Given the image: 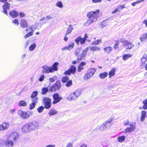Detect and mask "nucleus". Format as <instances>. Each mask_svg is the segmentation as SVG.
<instances>
[{
    "instance_id": "obj_1",
    "label": "nucleus",
    "mask_w": 147,
    "mask_h": 147,
    "mask_svg": "<svg viewBox=\"0 0 147 147\" xmlns=\"http://www.w3.org/2000/svg\"><path fill=\"white\" fill-rule=\"evenodd\" d=\"M100 12L99 9H97L95 11H91L88 13L87 16L88 19L84 23V25L86 26H88L91 24L96 21L98 18L100 16Z\"/></svg>"
},
{
    "instance_id": "obj_2",
    "label": "nucleus",
    "mask_w": 147,
    "mask_h": 147,
    "mask_svg": "<svg viewBox=\"0 0 147 147\" xmlns=\"http://www.w3.org/2000/svg\"><path fill=\"white\" fill-rule=\"evenodd\" d=\"M81 94L80 91L77 90L72 93H71L68 96L67 99L69 101H73L76 100Z\"/></svg>"
},
{
    "instance_id": "obj_3",
    "label": "nucleus",
    "mask_w": 147,
    "mask_h": 147,
    "mask_svg": "<svg viewBox=\"0 0 147 147\" xmlns=\"http://www.w3.org/2000/svg\"><path fill=\"white\" fill-rule=\"evenodd\" d=\"M18 113L23 119H27L32 115L33 112L30 111L25 112L22 110H19L18 112Z\"/></svg>"
},
{
    "instance_id": "obj_4",
    "label": "nucleus",
    "mask_w": 147,
    "mask_h": 147,
    "mask_svg": "<svg viewBox=\"0 0 147 147\" xmlns=\"http://www.w3.org/2000/svg\"><path fill=\"white\" fill-rule=\"evenodd\" d=\"M130 127L126 128L124 131L125 134L134 131L136 129V123L135 122H132L129 124Z\"/></svg>"
},
{
    "instance_id": "obj_5",
    "label": "nucleus",
    "mask_w": 147,
    "mask_h": 147,
    "mask_svg": "<svg viewBox=\"0 0 147 147\" xmlns=\"http://www.w3.org/2000/svg\"><path fill=\"white\" fill-rule=\"evenodd\" d=\"M51 100L49 98L47 97L43 98L42 102L45 109H48L51 107Z\"/></svg>"
},
{
    "instance_id": "obj_6",
    "label": "nucleus",
    "mask_w": 147,
    "mask_h": 147,
    "mask_svg": "<svg viewBox=\"0 0 147 147\" xmlns=\"http://www.w3.org/2000/svg\"><path fill=\"white\" fill-rule=\"evenodd\" d=\"M31 132L36 130L38 127V122L34 121L28 123Z\"/></svg>"
},
{
    "instance_id": "obj_7",
    "label": "nucleus",
    "mask_w": 147,
    "mask_h": 147,
    "mask_svg": "<svg viewBox=\"0 0 147 147\" xmlns=\"http://www.w3.org/2000/svg\"><path fill=\"white\" fill-rule=\"evenodd\" d=\"M121 42L123 43L125 47L127 46V47L126 48L127 49H130L134 47V45L132 43L127 40L122 39L121 40Z\"/></svg>"
},
{
    "instance_id": "obj_8",
    "label": "nucleus",
    "mask_w": 147,
    "mask_h": 147,
    "mask_svg": "<svg viewBox=\"0 0 147 147\" xmlns=\"http://www.w3.org/2000/svg\"><path fill=\"white\" fill-rule=\"evenodd\" d=\"M89 47H88L82 51L80 55L78 57V60H82L85 58L87 53L89 50Z\"/></svg>"
},
{
    "instance_id": "obj_9",
    "label": "nucleus",
    "mask_w": 147,
    "mask_h": 147,
    "mask_svg": "<svg viewBox=\"0 0 147 147\" xmlns=\"http://www.w3.org/2000/svg\"><path fill=\"white\" fill-rule=\"evenodd\" d=\"M22 131L24 133L28 134L31 132L28 123L23 125L21 129Z\"/></svg>"
},
{
    "instance_id": "obj_10",
    "label": "nucleus",
    "mask_w": 147,
    "mask_h": 147,
    "mask_svg": "<svg viewBox=\"0 0 147 147\" xmlns=\"http://www.w3.org/2000/svg\"><path fill=\"white\" fill-rule=\"evenodd\" d=\"M7 137L14 142L18 140L19 138V135L17 132H13L8 136Z\"/></svg>"
},
{
    "instance_id": "obj_11",
    "label": "nucleus",
    "mask_w": 147,
    "mask_h": 147,
    "mask_svg": "<svg viewBox=\"0 0 147 147\" xmlns=\"http://www.w3.org/2000/svg\"><path fill=\"white\" fill-rule=\"evenodd\" d=\"M76 68L74 66H71L69 69L67 70L64 73L65 75H70L71 74H74L76 72Z\"/></svg>"
},
{
    "instance_id": "obj_12",
    "label": "nucleus",
    "mask_w": 147,
    "mask_h": 147,
    "mask_svg": "<svg viewBox=\"0 0 147 147\" xmlns=\"http://www.w3.org/2000/svg\"><path fill=\"white\" fill-rule=\"evenodd\" d=\"M4 144L7 147H11L13 146L14 143L13 141L7 137L5 141Z\"/></svg>"
},
{
    "instance_id": "obj_13",
    "label": "nucleus",
    "mask_w": 147,
    "mask_h": 147,
    "mask_svg": "<svg viewBox=\"0 0 147 147\" xmlns=\"http://www.w3.org/2000/svg\"><path fill=\"white\" fill-rule=\"evenodd\" d=\"M53 103L55 104L59 102L62 99V98L60 97L59 94H55L53 95Z\"/></svg>"
},
{
    "instance_id": "obj_14",
    "label": "nucleus",
    "mask_w": 147,
    "mask_h": 147,
    "mask_svg": "<svg viewBox=\"0 0 147 147\" xmlns=\"http://www.w3.org/2000/svg\"><path fill=\"white\" fill-rule=\"evenodd\" d=\"M42 73L47 74L51 73L50 67L47 65H44L42 67Z\"/></svg>"
},
{
    "instance_id": "obj_15",
    "label": "nucleus",
    "mask_w": 147,
    "mask_h": 147,
    "mask_svg": "<svg viewBox=\"0 0 147 147\" xmlns=\"http://www.w3.org/2000/svg\"><path fill=\"white\" fill-rule=\"evenodd\" d=\"M9 123L4 122L2 124L0 125V131L7 129L9 127Z\"/></svg>"
},
{
    "instance_id": "obj_16",
    "label": "nucleus",
    "mask_w": 147,
    "mask_h": 147,
    "mask_svg": "<svg viewBox=\"0 0 147 147\" xmlns=\"http://www.w3.org/2000/svg\"><path fill=\"white\" fill-rule=\"evenodd\" d=\"M59 65V63L58 62H56L50 67L51 73L58 70V69L57 67V66Z\"/></svg>"
},
{
    "instance_id": "obj_17",
    "label": "nucleus",
    "mask_w": 147,
    "mask_h": 147,
    "mask_svg": "<svg viewBox=\"0 0 147 147\" xmlns=\"http://www.w3.org/2000/svg\"><path fill=\"white\" fill-rule=\"evenodd\" d=\"M86 64V63L82 61L81 62L80 64L77 68V71L79 72H80L82 70L84 69V67L83 66Z\"/></svg>"
},
{
    "instance_id": "obj_18",
    "label": "nucleus",
    "mask_w": 147,
    "mask_h": 147,
    "mask_svg": "<svg viewBox=\"0 0 147 147\" xmlns=\"http://www.w3.org/2000/svg\"><path fill=\"white\" fill-rule=\"evenodd\" d=\"M10 5L7 3H5L3 6V12L4 13L7 15V10L9 9Z\"/></svg>"
},
{
    "instance_id": "obj_19",
    "label": "nucleus",
    "mask_w": 147,
    "mask_h": 147,
    "mask_svg": "<svg viewBox=\"0 0 147 147\" xmlns=\"http://www.w3.org/2000/svg\"><path fill=\"white\" fill-rule=\"evenodd\" d=\"M103 50L105 52L107 53H110L113 51V48L110 46H108L104 48L103 49Z\"/></svg>"
},
{
    "instance_id": "obj_20",
    "label": "nucleus",
    "mask_w": 147,
    "mask_h": 147,
    "mask_svg": "<svg viewBox=\"0 0 147 147\" xmlns=\"http://www.w3.org/2000/svg\"><path fill=\"white\" fill-rule=\"evenodd\" d=\"M147 60V55L144 54L141 58V64L142 65H144L145 63Z\"/></svg>"
},
{
    "instance_id": "obj_21",
    "label": "nucleus",
    "mask_w": 147,
    "mask_h": 147,
    "mask_svg": "<svg viewBox=\"0 0 147 147\" xmlns=\"http://www.w3.org/2000/svg\"><path fill=\"white\" fill-rule=\"evenodd\" d=\"M20 25L22 28H25L28 26V23L25 20H21Z\"/></svg>"
},
{
    "instance_id": "obj_22",
    "label": "nucleus",
    "mask_w": 147,
    "mask_h": 147,
    "mask_svg": "<svg viewBox=\"0 0 147 147\" xmlns=\"http://www.w3.org/2000/svg\"><path fill=\"white\" fill-rule=\"evenodd\" d=\"M96 71V69L95 68H91L88 69L87 72L92 76L94 74Z\"/></svg>"
},
{
    "instance_id": "obj_23",
    "label": "nucleus",
    "mask_w": 147,
    "mask_h": 147,
    "mask_svg": "<svg viewBox=\"0 0 147 147\" xmlns=\"http://www.w3.org/2000/svg\"><path fill=\"white\" fill-rule=\"evenodd\" d=\"M146 112L145 111H142L140 120L141 121H143L146 117Z\"/></svg>"
},
{
    "instance_id": "obj_24",
    "label": "nucleus",
    "mask_w": 147,
    "mask_h": 147,
    "mask_svg": "<svg viewBox=\"0 0 147 147\" xmlns=\"http://www.w3.org/2000/svg\"><path fill=\"white\" fill-rule=\"evenodd\" d=\"M132 56V55L130 54H126L123 55L122 56L123 60L124 61L127 60V59L131 58Z\"/></svg>"
},
{
    "instance_id": "obj_25",
    "label": "nucleus",
    "mask_w": 147,
    "mask_h": 147,
    "mask_svg": "<svg viewBox=\"0 0 147 147\" xmlns=\"http://www.w3.org/2000/svg\"><path fill=\"white\" fill-rule=\"evenodd\" d=\"M147 38V33L142 34L140 37V40L141 42L145 41Z\"/></svg>"
},
{
    "instance_id": "obj_26",
    "label": "nucleus",
    "mask_w": 147,
    "mask_h": 147,
    "mask_svg": "<svg viewBox=\"0 0 147 147\" xmlns=\"http://www.w3.org/2000/svg\"><path fill=\"white\" fill-rule=\"evenodd\" d=\"M115 69L113 68L111 69L109 72V77L111 78V77L114 76L115 75Z\"/></svg>"
},
{
    "instance_id": "obj_27",
    "label": "nucleus",
    "mask_w": 147,
    "mask_h": 147,
    "mask_svg": "<svg viewBox=\"0 0 147 147\" xmlns=\"http://www.w3.org/2000/svg\"><path fill=\"white\" fill-rule=\"evenodd\" d=\"M57 113V112L56 110L55 109H51L49 113V114L50 116L55 115Z\"/></svg>"
},
{
    "instance_id": "obj_28",
    "label": "nucleus",
    "mask_w": 147,
    "mask_h": 147,
    "mask_svg": "<svg viewBox=\"0 0 147 147\" xmlns=\"http://www.w3.org/2000/svg\"><path fill=\"white\" fill-rule=\"evenodd\" d=\"M92 76L87 72L85 74L83 77V79L85 80H87L90 79Z\"/></svg>"
},
{
    "instance_id": "obj_29",
    "label": "nucleus",
    "mask_w": 147,
    "mask_h": 147,
    "mask_svg": "<svg viewBox=\"0 0 147 147\" xmlns=\"http://www.w3.org/2000/svg\"><path fill=\"white\" fill-rule=\"evenodd\" d=\"M9 14L13 18L16 17L18 15V13L15 11H13L10 12L9 13Z\"/></svg>"
},
{
    "instance_id": "obj_30",
    "label": "nucleus",
    "mask_w": 147,
    "mask_h": 147,
    "mask_svg": "<svg viewBox=\"0 0 147 147\" xmlns=\"http://www.w3.org/2000/svg\"><path fill=\"white\" fill-rule=\"evenodd\" d=\"M90 49L92 51H99L100 50V48L97 46H93L90 47Z\"/></svg>"
},
{
    "instance_id": "obj_31",
    "label": "nucleus",
    "mask_w": 147,
    "mask_h": 147,
    "mask_svg": "<svg viewBox=\"0 0 147 147\" xmlns=\"http://www.w3.org/2000/svg\"><path fill=\"white\" fill-rule=\"evenodd\" d=\"M108 75V74L107 72H104L100 74L99 75V77L101 79H104Z\"/></svg>"
},
{
    "instance_id": "obj_32",
    "label": "nucleus",
    "mask_w": 147,
    "mask_h": 147,
    "mask_svg": "<svg viewBox=\"0 0 147 147\" xmlns=\"http://www.w3.org/2000/svg\"><path fill=\"white\" fill-rule=\"evenodd\" d=\"M27 105V102L24 100H21L18 103V105L20 107H24L26 106Z\"/></svg>"
},
{
    "instance_id": "obj_33",
    "label": "nucleus",
    "mask_w": 147,
    "mask_h": 147,
    "mask_svg": "<svg viewBox=\"0 0 147 147\" xmlns=\"http://www.w3.org/2000/svg\"><path fill=\"white\" fill-rule=\"evenodd\" d=\"M125 138V136H120L117 138V139L119 142H122L124 141Z\"/></svg>"
},
{
    "instance_id": "obj_34",
    "label": "nucleus",
    "mask_w": 147,
    "mask_h": 147,
    "mask_svg": "<svg viewBox=\"0 0 147 147\" xmlns=\"http://www.w3.org/2000/svg\"><path fill=\"white\" fill-rule=\"evenodd\" d=\"M73 28L70 25L68 27L66 32V35L69 34L72 32L73 30Z\"/></svg>"
},
{
    "instance_id": "obj_35",
    "label": "nucleus",
    "mask_w": 147,
    "mask_h": 147,
    "mask_svg": "<svg viewBox=\"0 0 147 147\" xmlns=\"http://www.w3.org/2000/svg\"><path fill=\"white\" fill-rule=\"evenodd\" d=\"M36 44L35 43H33L31 44L29 47V50L32 51H33L36 48Z\"/></svg>"
},
{
    "instance_id": "obj_36",
    "label": "nucleus",
    "mask_w": 147,
    "mask_h": 147,
    "mask_svg": "<svg viewBox=\"0 0 147 147\" xmlns=\"http://www.w3.org/2000/svg\"><path fill=\"white\" fill-rule=\"evenodd\" d=\"M115 43L113 46L114 49H116L119 47V40H117L115 41Z\"/></svg>"
},
{
    "instance_id": "obj_37",
    "label": "nucleus",
    "mask_w": 147,
    "mask_h": 147,
    "mask_svg": "<svg viewBox=\"0 0 147 147\" xmlns=\"http://www.w3.org/2000/svg\"><path fill=\"white\" fill-rule=\"evenodd\" d=\"M26 31L27 33L32 32V33L33 34L34 32L33 28L32 26H30V27L27 28L26 30Z\"/></svg>"
},
{
    "instance_id": "obj_38",
    "label": "nucleus",
    "mask_w": 147,
    "mask_h": 147,
    "mask_svg": "<svg viewBox=\"0 0 147 147\" xmlns=\"http://www.w3.org/2000/svg\"><path fill=\"white\" fill-rule=\"evenodd\" d=\"M74 42H71L70 43L68 46L67 47L68 50L70 51L74 47Z\"/></svg>"
},
{
    "instance_id": "obj_39",
    "label": "nucleus",
    "mask_w": 147,
    "mask_h": 147,
    "mask_svg": "<svg viewBox=\"0 0 147 147\" xmlns=\"http://www.w3.org/2000/svg\"><path fill=\"white\" fill-rule=\"evenodd\" d=\"M56 6L59 8H62L63 6V5L61 1H58L56 3Z\"/></svg>"
},
{
    "instance_id": "obj_40",
    "label": "nucleus",
    "mask_w": 147,
    "mask_h": 147,
    "mask_svg": "<svg viewBox=\"0 0 147 147\" xmlns=\"http://www.w3.org/2000/svg\"><path fill=\"white\" fill-rule=\"evenodd\" d=\"M69 78L67 76H65L62 78V81L63 83H65L69 81Z\"/></svg>"
},
{
    "instance_id": "obj_41",
    "label": "nucleus",
    "mask_w": 147,
    "mask_h": 147,
    "mask_svg": "<svg viewBox=\"0 0 147 147\" xmlns=\"http://www.w3.org/2000/svg\"><path fill=\"white\" fill-rule=\"evenodd\" d=\"M72 84V81L71 80H69L66 84V86L67 87H70Z\"/></svg>"
},
{
    "instance_id": "obj_42",
    "label": "nucleus",
    "mask_w": 147,
    "mask_h": 147,
    "mask_svg": "<svg viewBox=\"0 0 147 147\" xmlns=\"http://www.w3.org/2000/svg\"><path fill=\"white\" fill-rule=\"evenodd\" d=\"M101 40L100 39H99L97 40H95L93 42L92 44L93 45H98L100 42H101Z\"/></svg>"
},
{
    "instance_id": "obj_43",
    "label": "nucleus",
    "mask_w": 147,
    "mask_h": 147,
    "mask_svg": "<svg viewBox=\"0 0 147 147\" xmlns=\"http://www.w3.org/2000/svg\"><path fill=\"white\" fill-rule=\"evenodd\" d=\"M55 87L56 89H59L61 87V84L60 82L57 81L55 84Z\"/></svg>"
},
{
    "instance_id": "obj_44",
    "label": "nucleus",
    "mask_w": 147,
    "mask_h": 147,
    "mask_svg": "<svg viewBox=\"0 0 147 147\" xmlns=\"http://www.w3.org/2000/svg\"><path fill=\"white\" fill-rule=\"evenodd\" d=\"M38 95V92L37 91L33 92L32 94L31 95V98H35Z\"/></svg>"
},
{
    "instance_id": "obj_45",
    "label": "nucleus",
    "mask_w": 147,
    "mask_h": 147,
    "mask_svg": "<svg viewBox=\"0 0 147 147\" xmlns=\"http://www.w3.org/2000/svg\"><path fill=\"white\" fill-rule=\"evenodd\" d=\"M107 129L105 125L103 123L99 127V129L100 131H103Z\"/></svg>"
},
{
    "instance_id": "obj_46",
    "label": "nucleus",
    "mask_w": 147,
    "mask_h": 147,
    "mask_svg": "<svg viewBox=\"0 0 147 147\" xmlns=\"http://www.w3.org/2000/svg\"><path fill=\"white\" fill-rule=\"evenodd\" d=\"M82 48H79L77 49L75 51V54L76 55L78 56L79 54L80 53L81 51Z\"/></svg>"
},
{
    "instance_id": "obj_47",
    "label": "nucleus",
    "mask_w": 147,
    "mask_h": 147,
    "mask_svg": "<svg viewBox=\"0 0 147 147\" xmlns=\"http://www.w3.org/2000/svg\"><path fill=\"white\" fill-rule=\"evenodd\" d=\"M44 107L43 106H40L37 109V111L39 113H41L43 111Z\"/></svg>"
},
{
    "instance_id": "obj_48",
    "label": "nucleus",
    "mask_w": 147,
    "mask_h": 147,
    "mask_svg": "<svg viewBox=\"0 0 147 147\" xmlns=\"http://www.w3.org/2000/svg\"><path fill=\"white\" fill-rule=\"evenodd\" d=\"M48 90V89L47 88H43L42 90V94H45Z\"/></svg>"
},
{
    "instance_id": "obj_49",
    "label": "nucleus",
    "mask_w": 147,
    "mask_h": 147,
    "mask_svg": "<svg viewBox=\"0 0 147 147\" xmlns=\"http://www.w3.org/2000/svg\"><path fill=\"white\" fill-rule=\"evenodd\" d=\"M45 76L44 74H42L41 75L38 79V80L40 82H42L45 79Z\"/></svg>"
},
{
    "instance_id": "obj_50",
    "label": "nucleus",
    "mask_w": 147,
    "mask_h": 147,
    "mask_svg": "<svg viewBox=\"0 0 147 147\" xmlns=\"http://www.w3.org/2000/svg\"><path fill=\"white\" fill-rule=\"evenodd\" d=\"M103 123L105 125L107 129H108L110 128V123L107 122L106 121L105 122H104Z\"/></svg>"
},
{
    "instance_id": "obj_51",
    "label": "nucleus",
    "mask_w": 147,
    "mask_h": 147,
    "mask_svg": "<svg viewBox=\"0 0 147 147\" xmlns=\"http://www.w3.org/2000/svg\"><path fill=\"white\" fill-rule=\"evenodd\" d=\"M33 35L32 32L28 33L24 36V38H25L31 36Z\"/></svg>"
},
{
    "instance_id": "obj_52",
    "label": "nucleus",
    "mask_w": 147,
    "mask_h": 147,
    "mask_svg": "<svg viewBox=\"0 0 147 147\" xmlns=\"http://www.w3.org/2000/svg\"><path fill=\"white\" fill-rule=\"evenodd\" d=\"M36 104H34V103H31L30 105V110H32L35 107Z\"/></svg>"
},
{
    "instance_id": "obj_53",
    "label": "nucleus",
    "mask_w": 147,
    "mask_h": 147,
    "mask_svg": "<svg viewBox=\"0 0 147 147\" xmlns=\"http://www.w3.org/2000/svg\"><path fill=\"white\" fill-rule=\"evenodd\" d=\"M81 38L80 37H79L77 38H76L75 40V42L78 44V45L79 44V42L81 40Z\"/></svg>"
},
{
    "instance_id": "obj_54",
    "label": "nucleus",
    "mask_w": 147,
    "mask_h": 147,
    "mask_svg": "<svg viewBox=\"0 0 147 147\" xmlns=\"http://www.w3.org/2000/svg\"><path fill=\"white\" fill-rule=\"evenodd\" d=\"M86 40L85 38H81L80 41V43L81 45H83L84 44Z\"/></svg>"
},
{
    "instance_id": "obj_55",
    "label": "nucleus",
    "mask_w": 147,
    "mask_h": 147,
    "mask_svg": "<svg viewBox=\"0 0 147 147\" xmlns=\"http://www.w3.org/2000/svg\"><path fill=\"white\" fill-rule=\"evenodd\" d=\"M12 22L13 24L16 25H18L19 24L18 21L17 19H15Z\"/></svg>"
},
{
    "instance_id": "obj_56",
    "label": "nucleus",
    "mask_w": 147,
    "mask_h": 147,
    "mask_svg": "<svg viewBox=\"0 0 147 147\" xmlns=\"http://www.w3.org/2000/svg\"><path fill=\"white\" fill-rule=\"evenodd\" d=\"M93 3H101L102 1V0H92Z\"/></svg>"
},
{
    "instance_id": "obj_57",
    "label": "nucleus",
    "mask_w": 147,
    "mask_h": 147,
    "mask_svg": "<svg viewBox=\"0 0 147 147\" xmlns=\"http://www.w3.org/2000/svg\"><path fill=\"white\" fill-rule=\"evenodd\" d=\"M38 98H35L33 99L32 100V102L34 103L35 104H36V103L38 102Z\"/></svg>"
},
{
    "instance_id": "obj_58",
    "label": "nucleus",
    "mask_w": 147,
    "mask_h": 147,
    "mask_svg": "<svg viewBox=\"0 0 147 147\" xmlns=\"http://www.w3.org/2000/svg\"><path fill=\"white\" fill-rule=\"evenodd\" d=\"M56 89V88L54 86H52L51 87L49 90L51 91H53L55 90Z\"/></svg>"
},
{
    "instance_id": "obj_59",
    "label": "nucleus",
    "mask_w": 147,
    "mask_h": 147,
    "mask_svg": "<svg viewBox=\"0 0 147 147\" xmlns=\"http://www.w3.org/2000/svg\"><path fill=\"white\" fill-rule=\"evenodd\" d=\"M107 25V24L105 23V21H103L102 22L101 27H104L106 26Z\"/></svg>"
},
{
    "instance_id": "obj_60",
    "label": "nucleus",
    "mask_w": 147,
    "mask_h": 147,
    "mask_svg": "<svg viewBox=\"0 0 147 147\" xmlns=\"http://www.w3.org/2000/svg\"><path fill=\"white\" fill-rule=\"evenodd\" d=\"M130 123H129V120H127L125 121L123 123V125L125 126H126L128 125H129V124Z\"/></svg>"
},
{
    "instance_id": "obj_61",
    "label": "nucleus",
    "mask_w": 147,
    "mask_h": 147,
    "mask_svg": "<svg viewBox=\"0 0 147 147\" xmlns=\"http://www.w3.org/2000/svg\"><path fill=\"white\" fill-rule=\"evenodd\" d=\"M143 103L144 104V105L143 106V108L144 109H147V103Z\"/></svg>"
},
{
    "instance_id": "obj_62",
    "label": "nucleus",
    "mask_w": 147,
    "mask_h": 147,
    "mask_svg": "<svg viewBox=\"0 0 147 147\" xmlns=\"http://www.w3.org/2000/svg\"><path fill=\"white\" fill-rule=\"evenodd\" d=\"M72 144L71 142L68 143L67 144L66 147H72Z\"/></svg>"
},
{
    "instance_id": "obj_63",
    "label": "nucleus",
    "mask_w": 147,
    "mask_h": 147,
    "mask_svg": "<svg viewBox=\"0 0 147 147\" xmlns=\"http://www.w3.org/2000/svg\"><path fill=\"white\" fill-rule=\"evenodd\" d=\"M61 50L62 51H66V50H68L67 47H65L63 48H62L61 49Z\"/></svg>"
},
{
    "instance_id": "obj_64",
    "label": "nucleus",
    "mask_w": 147,
    "mask_h": 147,
    "mask_svg": "<svg viewBox=\"0 0 147 147\" xmlns=\"http://www.w3.org/2000/svg\"><path fill=\"white\" fill-rule=\"evenodd\" d=\"M143 23L145 25V26L147 27V20H145L143 22Z\"/></svg>"
}]
</instances>
